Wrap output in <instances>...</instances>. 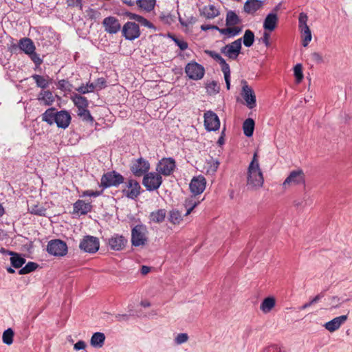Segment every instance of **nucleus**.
<instances>
[{"label": "nucleus", "instance_id": "obj_1", "mask_svg": "<svg viewBox=\"0 0 352 352\" xmlns=\"http://www.w3.org/2000/svg\"><path fill=\"white\" fill-rule=\"evenodd\" d=\"M264 183V177L258 160V152H254L252 159L248 167L247 186L250 190L261 188Z\"/></svg>", "mask_w": 352, "mask_h": 352}, {"label": "nucleus", "instance_id": "obj_2", "mask_svg": "<svg viewBox=\"0 0 352 352\" xmlns=\"http://www.w3.org/2000/svg\"><path fill=\"white\" fill-rule=\"evenodd\" d=\"M148 231L145 226L137 225L131 230V244L133 246H144L148 241Z\"/></svg>", "mask_w": 352, "mask_h": 352}, {"label": "nucleus", "instance_id": "obj_3", "mask_svg": "<svg viewBox=\"0 0 352 352\" xmlns=\"http://www.w3.org/2000/svg\"><path fill=\"white\" fill-rule=\"evenodd\" d=\"M305 186V175L300 168L290 172L288 177L283 183V188L286 189L290 186Z\"/></svg>", "mask_w": 352, "mask_h": 352}, {"label": "nucleus", "instance_id": "obj_4", "mask_svg": "<svg viewBox=\"0 0 352 352\" xmlns=\"http://www.w3.org/2000/svg\"><path fill=\"white\" fill-rule=\"evenodd\" d=\"M308 16L307 14L301 12L298 16V27L302 36V45L307 47L311 41V32L307 24Z\"/></svg>", "mask_w": 352, "mask_h": 352}, {"label": "nucleus", "instance_id": "obj_5", "mask_svg": "<svg viewBox=\"0 0 352 352\" xmlns=\"http://www.w3.org/2000/svg\"><path fill=\"white\" fill-rule=\"evenodd\" d=\"M162 183L160 174L155 172L147 173L144 175L142 184L148 191L158 189Z\"/></svg>", "mask_w": 352, "mask_h": 352}, {"label": "nucleus", "instance_id": "obj_6", "mask_svg": "<svg viewBox=\"0 0 352 352\" xmlns=\"http://www.w3.org/2000/svg\"><path fill=\"white\" fill-rule=\"evenodd\" d=\"M124 182V177L116 171H110L104 173L101 177V186L109 188L118 186Z\"/></svg>", "mask_w": 352, "mask_h": 352}, {"label": "nucleus", "instance_id": "obj_7", "mask_svg": "<svg viewBox=\"0 0 352 352\" xmlns=\"http://www.w3.org/2000/svg\"><path fill=\"white\" fill-rule=\"evenodd\" d=\"M47 252L55 256H63L67 253V245L60 239L51 240L47 246Z\"/></svg>", "mask_w": 352, "mask_h": 352}, {"label": "nucleus", "instance_id": "obj_8", "mask_svg": "<svg viewBox=\"0 0 352 352\" xmlns=\"http://www.w3.org/2000/svg\"><path fill=\"white\" fill-rule=\"evenodd\" d=\"M185 72L190 79L198 80L204 77L205 69L201 65L192 61L186 65Z\"/></svg>", "mask_w": 352, "mask_h": 352}, {"label": "nucleus", "instance_id": "obj_9", "mask_svg": "<svg viewBox=\"0 0 352 352\" xmlns=\"http://www.w3.org/2000/svg\"><path fill=\"white\" fill-rule=\"evenodd\" d=\"M241 38H238L221 47V52L228 58L236 60L241 53Z\"/></svg>", "mask_w": 352, "mask_h": 352}, {"label": "nucleus", "instance_id": "obj_10", "mask_svg": "<svg viewBox=\"0 0 352 352\" xmlns=\"http://www.w3.org/2000/svg\"><path fill=\"white\" fill-rule=\"evenodd\" d=\"M100 246L98 238L92 236H85L80 242L79 248L85 252L93 254L96 252Z\"/></svg>", "mask_w": 352, "mask_h": 352}, {"label": "nucleus", "instance_id": "obj_11", "mask_svg": "<svg viewBox=\"0 0 352 352\" xmlns=\"http://www.w3.org/2000/svg\"><path fill=\"white\" fill-rule=\"evenodd\" d=\"M122 33L123 36L130 41L138 38L140 36L139 25L134 22H126L122 27Z\"/></svg>", "mask_w": 352, "mask_h": 352}, {"label": "nucleus", "instance_id": "obj_12", "mask_svg": "<svg viewBox=\"0 0 352 352\" xmlns=\"http://www.w3.org/2000/svg\"><path fill=\"white\" fill-rule=\"evenodd\" d=\"M149 168L150 164L148 162L142 157L133 161L130 168L133 174L136 177H141L146 174Z\"/></svg>", "mask_w": 352, "mask_h": 352}, {"label": "nucleus", "instance_id": "obj_13", "mask_svg": "<svg viewBox=\"0 0 352 352\" xmlns=\"http://www.w3.org/2000/svg\"><path fill=\"white\" fill-rule=\"evenodd\" d=\"M175 168V161L171 157L163 158L157 164L156 170L160 175L169 176Z\"/></svg>", "mask_w": 352, "mask_h": 352}, {"label": "nucleus", "instance_id": "obj_14", "mask_svg": "<svg viewBox=\"0 0 352 352\" xmlns=\"http://www.w3.org/2000/svg\"><path fill=\"white\" fill-rule=\"evenodd\" d=\"M241 96L249 109H253L256 106V100L255 93L252 87L248 85L246 81L243 82Z\"/></svg>", "mask_w": 352, "mask_h": 352}, {"label": "nucleus", "instance_id": "obj_15", "mask_svg": "<svg viewBox=\"0 0 352 352\" xmlns=\"http://www.w3.org/2000/svg\"><path fill=\"white\" fill-rule=\"evenodd\" d=\"M204 126L207 131H217L220 127V121L217 115L212 111L204 113Z\"/></svg>", "mask_w": 352, "mask_h": 352}, {"label": "nucleus", "instance_id": "obj_16", "mask_svg": "<svg viewBox=\"0 0 352 352\" xmlns=\"http://www.w3.org/2000/svg\"><path fill=\"white\" fill-rule=\"evenodd\" d=\"M126 188L123 192L126 195L132 199H135L140 193V185L135 179H130L126 183Z\"/></svg>", "mask_w": 352, "mask_h": 352}, {"label": "nucleus", "instance_id": "obj_17", "mask_svg": "<svg viewBox=\"0 0 352 352\" xmlns=\"http://www.w3.org/2000/svg\"><path fill=\"white\" fill-rule=\"evenodd\" d=\"M102 25L104 30L109 34H116L121 29L119 20L115 16H108L104 19Z\"/></svg>", "mask_w": 352, "mask_h": 352}, {"label": "nucleus", "instance_id": "obj_18", "mask_svg": "<svg viewBox=\"0 0 352 352\" xmlns=\"http://www.w3.org/2000/svg\"><path fill=\"white\" fill-rule=\"evenodd\" d=\"M127 239L122 235L113 234L108 241L109 246L113 250L120 251L124 248Z\"/></svg>", "mask_w": 352, "mask_h": 352}, {"label": "nucleus", "instance_id": "obj_19", "mask_svg": "<svg viewBox=\"0 0 352 352\" xmlns=\"http://www.w3.org/2000/svg\"><path fill=\"white\" fill-rule=\"evenodd\" d=\"M206 181L203 176L194 177L190 184V189L195 195H199L205 190Z\"/></svg>", "mask_w": 352, "mask_h": 352}, {"label": "nucleus", "instance_id": "obj_20", "mask_svg": "<svg viewBox=\"0 0 352 352\" xmlns=\"http://www.w3.org/2000/svg\"><path fill=\"white\" fill-rule=\"evenodd\" d=\"M263 6V1L261 0H247L243 6V11L248 14H254Z\"/></svg>", "mask_w": 352, "mask_h": 352}, {"label": "nucleus", "instance_id": "obj_21", "mask_svg": "<svg viewBox=\"0 0 352 352\" xmlns=\"http://www.w3.org/2000/svg\"><path fill=\"white\" fill-rule=\"evenodd\" d=\"M71 116L67 111H56L55 123L58 127L66 129L71 122Z\"/></svg>", "mask_w": 352, "mask_h": 352}, {"label": "nucleus", "instance_id": "obj_22", "mask_svg": "<svg viewBox=\"0 0 352 352\" xmlns=\"http://www.w3.org/2000/svg\"><path fill=\"white\" fill-rule=\"evenodd\" d=\"M347 320L346 315H342L338 317L333 318V320L326 322L324 324V327L327 330L330 332H333L338 329L340 326L344 324Z\"/></svg>", "mask_w": 352, "mask_h": 352}, {"label": "nucleus", "instance_id": "obj_23", "mask_svg": "<svg viewBox=\"0 0 352 352\" xmlns=\"http://www.w3.org/2000/svg\"><path fill=\"white\" fill-rule=\"evenodd\" d=\"M91 208L92 206L91 203H86L85 201L80 199L76 201L73 207L74 213H76L79 215L87 214L91 211Z\"/></svg>", "mask_w": 352, "mask_h": 352}, {"label": "nucleus", "instance_id": "obj_24", "mask_svg": "<svg viewBox=\"0 0 352 352\" xmlns=\"http://www.w3.org/2000/svg\"><path fill=\"white\" fill-rule=\"evenodd\" d=\"M18 47L27 55L36 50L34 42L27 37L22 38L19 41Z\"/></svg>", "mask_w": 352, "mask_h": 352}, {"label": "nucleus", "instance_id": "obj_25", "mask_svg": "<svg viewBox=\"0 0 352 352\" xmlns=\"http://www.w3.org/2000/svg\"><path fill=\"white\" fill-rule=\"evenodd\" d=\"M278 23V16L275 13H270L267 15L264 22L263 28L266 30L273 31L276 28Z\"/></svg>", "mask_w": 352, "mask_h": 352}, {"label": "nucleus", "instance_id": "obj_26", "mask_svg": "<svg viewBox=\"0 0 352 352\" xmlns=\"http://www.w3.org/2000/svg\"><path fill=\"white\" fill-rule=\"evenodd\" d=\"M201 14L207 19H212L219 15V11L214 5H208L203 8Z\"/></svg>", "mask_w": 352, "mask_h": 352}, {"label": "nucleus", "instance_id": "obj_27", "mask_svg": "<svg viewBox=\"0 0 352 352\" xmlns=\"http://www.w3.org/2000/svg\"><path fill=\"white\" fill-rule=\"evenodd\" d=\"M276 300L274 297L265 298L260 305V309L264 313L267 314L270 312L275 307Z\"/></svg>", "mask_w": 352, "mask_h": 352}, {"label": "nucleus", "instance_id": "obj_28", "mask_svg": "<svg viewBox=\"0 0 352 352\" xmlns=\"http://www.w3.org/2000/svg\"><path fill=\"white\" fill-rule=\"evenodd\" d=\"M105 340V336L103 333H94L90 340V344L93 347L100 348L103 346Z\"/></svg>", "mask_w": 352, "mask_h": 352}, {"label": "nucleus", "instance_id": "obj_29", "mask_svg": "<svg viewBox=\"0 0 352 352\" xmlns=\"http://www.w3.org/2000/svg\"><path fill=\"white\" fill-rule=\"evenodd\" d=\"M241 23L239 16L232 10H229L226 14V24L227 26H236Z\"/></svg>", "mask_w": 352, "mask_h": 352}, {"label": "nucleus", "instance_id": "obj_30", "mask_svg": "<svg viewBox=\"0 0 352 352\" xmlns=\"http://www.w3.org/2000/svg\"><path fill=\"white\" fill-rule=\"evenodd\" d=\"M10 261L11 265L14 268H21L25 263V259L21 256L19 254L13 252L10 256Z\"/></svg>", "mask_w": 352, "mask_h": 352}, {"label": "nucleus", "instance_id": "obj_31", "mask_svg": "<svg viewBox=\"0 0 352 352\" xmlns=\"http://www.w3.org/2000/svg\"><path fill=\"white\" fill-rule=\"evenodd\" d=\"M56 116V109L54 108H50L42 114V120L52 125L55 122Z\"/></svg>", "mask_w": 352, "mask_h": 352}, {"label": "nucleus", "instance_id": "obj_32", "mask_svg": "<svg viewBox=\"0 0 352 352\" xmlns=\"http://www.w3.org/2000/svg\"><path fill=\"white\" fill-rule=\"evenodd\" d=\"M254 121L252 118L246 119L243 124V133L247 137H251L254 130Z\"/></svg>", "mask_w": 352, "mask_h": 352}, {"label": "nucleus", "instance_id": "obj_33", "mask_svg": "<svg viewBox=\"0 0 352 352\" xmlns=\"http://www.w3.org/2000/svg\"><path fill=\"white\" fill-rule=\"evenodd\" d=\"M38 100L43 102L45 105H50L54 101L52 92L50 91H41L38 96Z\"/></svg>", "mask_w": 352, "mask_h": 352}, {"label": "nucleus", "instance_id": "obj_34", "mask_svg": "<svg viewBox=\"0 0 352 352\" xmlns=\"http://www.w3.org/2000/svg\"><path fill=\"white\" fill-rule=\"evenodd\" d=\"M32 78L35 81L36 86L43 89H46L49 85L50 82L48 80L49 77H45L43 76H41L38 74H34L32 76Z\"/></svg>", "mask_w": 352, "mask_h": 352}, {"label": "nucleus", "instance_id": "obj_35", "mask_svg": "<svg viewBox=\"0 0 352 352\" xmlns=\"http://www.w3.org/2000/svg\"><path fill=\"white\" fill-rule=\"evenodd\" d=\"M241 32V28L237 26H228L226 28H220L219 32L221 34L227 35L228 37H233Z\"/></svg>", "mask_w": 352, "mask_h": 352}, {"label": "nucleus", "instance_id": "obj_36", "mask_svg": "<svg viewBox=\"0 0 352 352\" xmlns=\"http://www.w3.org/2000/svg\"><path fill=\"white\" fill-rule=\"evenodd\" d=\"M72 100L77 108L88 107V100L84 96L75 94L72 97Z\"/></svg>", "mask_w": 352, "mask_h": 352}, {"label": "nucleus", "instance_id": "obj_37", "mask_svg": "<svg viewBox=\"0 0 352 352\" xmlns=\"http://www.w3.org/2000/svg\"><path fill=\"white\" fill-rule=\"evenodd\" d=\"M155 0H137V5L141 9L150 12L155 8Z\"/></svg>", "mask_w": 352, "mask_h": 352}, {"label": "nucleus", "instance_id": "obj_38", "mask_svg": "<svg viewBox=\"0 0 352 352\" xmlns=\"http://www.w3.org/2000/svg\"><path fill=\"white\" fill-rule=\"evenodd\" d=\"M254 41V34L252 31L250 30H246L243 37V42L245 47H251Z\"/></svg>", "mask_w": 352, "mask_h": 352}, {"label": "nucleus", "instance_id": "obj_39", "mask_svg": "<svg viewBox=\"0 0 352 352\" xmlns=\"http://www.w3.org/2000/svg\"><path fill=\"white\" fill-rule=\"evenodd\" d=\"M166 211L164 209H158L150 214V220H164Z\"/></svg>", "mask_w": 352, "mask_h": 352}, {"label": "nucleus", "instance_id": "obj_40", "mask_svg": "<svg viewBox=\"0 0 352 352\" xmlns=\"http://www.w3.org/2000/svg\"><path fill=\"white\" fill-rule=\"evenodd\" d=\"M14 331L12 329L9 328L6 329L2 336V340L3 343L10 345L13 342Z\"/></svg>", "mask_w": 352, "mask_h": 352}, {"label": "nucleus", "instance_id": "obj_41", "mask_svg": "<svg viewBox=\"0 0 352 352\" xmlns=\"http://www.w3.org/2000/svg\"><path fill=\"white\" fill-rule=\"evenodd\" d=\"M38 265L33 262H28L23 267L21 268L19 274L21 275L27 274L35 270Z\"/></svg>", "mask_w": 352, "mask_h": 352}, {"label": "nucleus", "instance_id": "obj_42", "mask_svg": "<svg viewBox=\"0 0 352 352\" xmlns=\"http://www.w3.org/2000/svg\"><path fill=\"white\" fill-rule=\"evenodd\" d=\"M57 87L63 91H70L72 85L68 80L63 79L58 82Z\"/></svg>", "mask_w": 352, "mask_h": 352}, {"label": "nucleus", "instance_id": "obj_43", "mask_svg": "<svg viewBox=\"0 0 352 352\" xmlns=\"http://www.w3.org/2000/svg\"><path fill=\"white\" fill-rule=\"evenodd\" d=\"M188 338H189V337L187 333H182L177 334L175 336L174 341L176 344L179 345V344L186 342L188 340Z\"/></svg>", "mask_w": 352, "mask_h": 352}, {"label": "nucleus", "instance_id": "obj_44", "mask_svg": "<svg viewBox=\"0 0 352 352\" xmlns=\"http://www.w3.org/2000/svg\"><path fill=\"white\" fill-rule=\"evenodd\" d=\"M294 75L298 82H300L303 78L302 69L300 64H297L294 69Z\"/></svg>", "mask_w": 352, "mask_h": 352}, {"label": "nucleus", "instance_id": "obj_45", "mask_svg": "<svg viewBox=\"0 0 352 352\" xmlns=\"http://www.w3.org/2000/svg\"><path fill=\"white\" fill-rule=\"evenodd\" d=\"M206 54H207L208 56L214 58L216 61H217L219 64L221 63H223V61L225 60L222 56L218 54L217 52L211 50H206Z\"/></svg>", "mask_w": 352, "mask_h": 352}, {"label": "nucleus", "instance_id": "obj_46", "mask_svg": "<svg viewBox=\"0 0 352 352\" xmlns=\"http://www.w3.org/2000/svg\"><path fill=\"white\" fill-rule=\"evenodd\" d=\"M208 164L210 167L207 170V173L210 174L214 173L218 169L219 162L217 160H211Z\"/></svg>", "mask_w": 352, "mask_h": 352}, {"label": "nucleus", "instance_id": "obj_47", "mask_svg": "<svg viewBox=\"0 0 352 352\" xmlns=\"http://www.w3.org/2000/svg\"><path fill=\"white\" fill-rule=\"evenodd\" d=\"M170 217L168 220H178L182 217L183 212L177 209H173L169 212Z\"/></svg>", "mask_w": 352, "mask_h": 352}, {"label": "nucleus", "instance_id": "obj_48", "mask_svg": "<svg viewBox=\"0 0 352 352\" xmlns=\"http://www.w3.org/2000/svg\"><path fill=\"white\" fill-rule=\"evenodd\" d=\"M32 61L36 65L39 66L42 64L43 60L40 58L39 55L33 51L32 53L28 54Z\"/></svg>", "mask_w": 352, "mask_h": 352}, {"label": "nucleus", "instance_id": "obj_49", "mask_svg": "<svg viewBox=\"0 0 352 352\" xmlns=\"http://www.w3.org/2000/svg\"><path fill=\"white\" fill-rule=\"evenodd\" d=\"M80 118H81L83 121L89 122L92 123L94 120L93 116L91 115L90 111L87 110L85 112L80 113L79 116Z\"/></svg>", "mask_w": 352, "mask_h": 352}, {"label": "nucleus", "instance_id": "obj_50", "mask_svg": "<svg viewBox=\"0 0 352 352\" xmlns=\"http://www.w3.org/2000/svg\"><path fill=\"white\" fill-rule=\"evenodd\" d=\"M221 67V71L223 73L224 77H229L230 76V69L229 65L224 60L223 63H221L219 64Z\"/></svg>", "mask_w": 352, "mask_h": 352}, {"label": "nucleus", "instance_id": "obj_51", "mask_svg": "<svg viewBox=\"0 0 352 352\" xmlns=\"http://www.w3.org/2000/svg\"><path fill=\"white\" fill-rule=\"evenodd\" d=\"M29 210L32 214L43 215L44 214V212L45 211L41 207H38V206H32L29 207Z\"/></svg>", "mask_w": 352, "mask_h": 352}, {"label": "nucleus", "instance_id": "obj_52", "mask_svg": "<svg viewBox=\"0 0 352 352\" xmlns=\"http://www.w3.org/2000/svg\"><path fill=\"white\" fill-rule=\"evenodd\" d=\"M87 16L90 19H94L96 20L97 19H99L100 17V12L98 10H94V9H89L87 11Z\"/></svg>", "mask_w": 352, "mask_h": 352}, {"label": "nucleus", "instance_id": "obj_53", "mask_svg": "<svg viewBox=\"0 0 352 352\" xmlns=\"http://www.w3.org/2000/svg\"><path fill=\"white\" fill-rule=\"evenodd\" d=\"M87 347V344L83 340H79L74 345V349L76 351H78L80 350L85 351Z\"/></svg>", "mask_w": 352, "mask_h": 352}, {"label": "nucleus", "instance_id": "obj_54", "mask_svg": "<svg viewBox=\"0 0 352 352\" xmlns=\"http://www.w3.org/2000/svg\"><path fill=\"white\" fill-rule=\"evenodd\" d=\"M173 40L181 50H185L188 48V43L185 41L177 38H173Z\"/></svg>", "mask_w": 352, "mask_h": 352}, {"label": "nucleus", "instance_id": "obj_55", "mask_svg": "<svg viewBox=\"0 0 352 352\" xmlns=\"http://www.w3.org/2000/svg\"><path fill=\"white\" fill-rule=\"evenodd\" d=\"M138 23L143 26L147 27L148 28L155 29L154 25L143 16H141Z\"/></svg>", "mask_w": 352, "mask_h": 352}, {"label": "nucleus", "instance_id": "obj_56", "mask_svg": "<svg viewBox=\"0 0 352 352\" xmlns=\"http://www.w3.org/2000/svg\"><path fill=\"white\" fill-rule=\"evenodd\" d=\"M101 194V192L100 191H94V190H85L82 192V197H85V196H89V197H98L99 195H100Z\"/></svg>", "mask_w": 352, "mask_h": 352}, {"label": "nucleus", "instance_id": "obj_57", "mask_svg": "<svg viewBox=\"0 0 352 352\" xmlns=\"http://www.w3.org/2000/svg\"><path fill=\"white\" fill-rule=\"evenodd\" d=\"M262 352H281V349L277 345H271L263 349Z\"/></svg>", "mask_w": 352, "mask_h": 352}, {"label": "nucleus", "instance_id": "obj_58", "mask_svg": "<svg viewBox=\"0 0 352 352\" xmlns=\"http://www.w3.org/2000/svg\"><path fill=\"white\" fill-rule=\"evenodd\" d=\"M270 35L269 33L264 32L263 37L261 38L262 42L263 43H265V46H267V47L270 46Z\"/></svg>", "mask_w": 352, "mask_h": 352}, {"label": "nucleus", "instance_id": "obj_59", "mask_svg": "<svg viewBox=\"0 0 352 352\" xmlns=\"http://www.w3.org/2000/svg\"><path fill=\"white\" fill-rule=\"evenodd\" d=\"M201 29L204 31H207L208 30H217L219 32V28L217 25H202L201 26Z\"/></svg>", "mask_w": 352, "mask_h": 352}, {"label": "nucleus", "instance_id": "obj_60", "mask_svg": "<svg viewBox=\"0 0 352 352\" xmlns=\"http://www.w3.org/2000/svg\"><path fill=\"white\" fill-rule=\"evenodd\" d=\"M126 16L130 19H133L135 21H136L137 22L139 21V20L140 19L141 16H140L138 14H136L135 13H132V12H126Z\"/></svg>", "mask_w": 352, "mask_h": 352}, {"label": "nucleus", "instance_id": "obj_61", "mask_svg": "<svg viewBox=\"0 0 352 352\" xmlns=\"http://www.w3.org/2000/svg\"><path fill=\"white\" fill-rule=\"evenodd\" d=\"M311 58L317 63H321L322 61V57L318 52H313L311 54Z\"/></svg>", "mask_w": 352, "mask_h": 352}, {"label": "nucleus", "instance_id": "obj_62", "mask_svg": "<svg viewBox=\"0 0 352 352\" xmlns=\"http://www.w3.org/2000/svg\"><path fill=\"white\" fill-rule=\"evenodd\" d=\"M106 81L104 78H98L96 82V87H98L100 89H102L105 86Z\"/></svg>", "mask_w": 352, "mask_h": 352}, {"label": "nucleus", "instance_id": "obj_63", "mask_svg": "<svg viewBox=\"0 0 352 352\" xmlns=\"http://www.w3.org/2000/svg\"><path fill=\"white\" fill-rule=\"evenodd\" d=\"M116 318L118 321H126L129 318V315L127 314H118L116 316Z\"/></svg>", "mask_w": 352, "mask_h": 352}, {"label": "nucleus", "instance_id": "obj_64", "mask_svg": "<svg viewBox=\"0 0 352 352\" xmlns=\"http://www.w3.org/2000/svg\"><path fill=\"white\" fill-rule=\"evenodd\" d=\"M76 90L80 92V94H85L89 92V89L87 87V85H82L79 87Z\"/></svg>", "mask_w": 352, "mask_h": 352}]
</instances>
